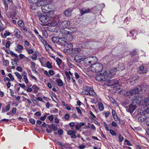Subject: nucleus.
<instances>
[{"instance_id":"33","label":"nucleus","mask_w":149,"mask_h":149,"mask_svg":"<svg viewBox=\"0 0 149 149\" xmlns=\"http://www.w3.org/2000/svg\"><path fill=\"white\" fill-rule=\"evenodd\" d=\"M3 61V65L4 66H7L9 64V61L8 60H5L4 58Z\"/></svg>"},{"instance_id":"8","label":"nucleus","mask_w":149,"mask_h":149,"mask_svg":"<svg viewBox=\"0 0 149 149\" xmlns=\"http://www.w3.org/2000/svg\"><path fill=\"white\" fill-rule=\"evenodd\" d=\"M39 19L40 21L42 23H47L49 20L52 21V22L51 23V25H52V23L53 22V18H50L47 15H41L39 16Z\"/></svg>"},{"instance_id":"21","label":"nucleus","mask_w":149,"mask_h":149,"mask_svg":"<svg viewBox=\"0 0 149 149\" xmlns=\"http://www.w3.org/2000/svg\"><path fill=\"white\" fill-rule=\"evenodd\" d=\"M90 10L89 8H83L80 11V12L81 15H83V14L86 13H88L90 12Z\"/></svg>"},{"instance_id":"24","label":"nucleus","mask_w":149,"mask_h":149,"mask_svg":"<svg viewBox=\"0 0 149 149\" xmlns=\"http://www.w3.org/2000/svg\"><path fill=\"white\" fill-rule=\"evenodd\" d=\"M81 51V49L79 48H73L72 49V51L73 54H77Z\"/></svg>"},{"instance_id":"6","label":"nucleus","mask_w":149,"mask_h":149,"mask_svg":"<svg viewBox=\"0 0 149 149\" xmlns=\"http://www.w3.org/2000/svg\"><path fill=\"white\" fill-rule=\"evenodd\" d=\"M102 68V65L100 63H94V64H92L89 68L90 70L94 72L100 71Z\"/></svg>"},{"instance_id":"55","label":"nucleus","mask_w":149,"mask_h":149,"mask_svg":"<svg viewBox=\"0 0 149 149\" xmlns=\"http://www.w3.org/2000/svg\"><path fill=\"white\" fill-rule=\"evenodd\" d=\"M104 125V126H105L106 128V129L108 131H109V130H110L109 129V128L108 127V126L107 125V124L106 123V122H104L103 123Z\"/></svg>"},{"instance_id":"49","label":"nucleus","mask_w":149,"mask_h":149,"mask_svg":"<svg viewBox=\"0 0 149 149\" xmlns=\"http://www.w3.org/2000/svg\"><path fill=\"white\" fill-rule=\"evenodd\" d=\"M64 118L66 120H69V119L70 117V116L69 114L68 113H66L64 116Z\"/></svg>"},{"instance_id":"41","label":"nucleus","mask_w":149,"mask_h":149,"mask_svg":"<svg viewBox=\"0 0 149 149\" xmlns=\"http://www.w3.org/2000/svg\"><path fill=\"white\" fill-rule=\"evenodd\" d=\"M23 78L26 84H27L29 82V80L28 79L27 76H24Z\"/></svg>"},{"instance_id":"58","label":"nucleus","mask_w":149,"mask_h":149,"mask_svg":"<svg viewBox=\"0 0 149 149\" xmlns=\"http://www.w3.org/2000/svg\"><path fill=\"white\" fill-rule=\"evenodd\" d=\"M19 85L21 87V88L24 89V90H25L26 86L25 84H24L19 83Z\"/></svg>"},{"instance_id":"15","label":"nucleus","mask_w":149,"mask_h":149,"mask_svg":"<svg viewBox=\"0 0 149 149\" xmlns=\"http://www.w3.org/2000/svg\"><path fill=\"white\" fill-rule=\"evenodd\" d=\"M124 69V66L123 63H120L116 68H114L115 70L118 71H122Z\"/></svg>"},{"instance_id":"54","label":"nucleus","mask_w":149,"mask_h":149,"mask_svg":"<svg viewBox=\"0 0 149 149\" xmlns=\"http://www.w3.org/2000/svg\"><path fill=\"white\" fill-rule=\"evenodd\" d=\"M65 74H66L67 78L69 80H70V77L68 72L67 71H65Z\"/></svg>"},{"instance_id":"48","label":"nucleus","mask_w":149,"mask_h":149,"mask_svg":"<svg viewBox=\"0 0 149 149\" xmlns=\"http://www.w3.org/2000/svg\"><path fill=\"white\" fill-rule=\"evenodd\" d=\"M29 45L30 44L27 41L25 40L24 41V46L25 47H25H28L29 46Z\"/></svg>"},{"instance_id":"12","label":"nucleus","mask_w":149,"mask_h":149,"mask_svg":"<svg viewBox=\"0 0 149 149\" xmlns=\"http://www.w3.org/2000/svg\"><path fill=\"white\" fill-rule=\"evenodd\" d=\"M83 61L85 66L87 67L89 66H90L92 65L91 63V61L89 60L88 57L87 58H84Z\"/></svg>"},{"instance_id":"18","label":"nucleus","mask_w":149,"mask_h":149,"mask_svg":"<svg viewBox=\"0 0 149 149\" xmlns=\"http://www.w3.org/2000/svg\"><path fill=\"white\" fill-rule=\"evenodd\" d=\"M72 10L70 8L66 10L64 12V14L67 17H69L71 15Z\"/></svg>"},{"instance_id":"61","label":"nucleus","mask_w":149,"mask_h":149,"mask_svg":"<svg viewBox=\"0 0 149 149\" xmlns=\"http://www.w3.org/2000/svg\"><path fill=\"white\" fill-rule=\"evenodd\" d=\"M3 80L5 82H6V81H8V82L10 81V79L8 77H7L4 78Z\"/></svg>"},{"instance_id":"51","label":"nucleus","mask_w":149,"mask_h":149,"mask_svg":"<svg viewBox=\"0 0 149 149\" xmlns=\"http://www.w3.org/2000/svg\"><path fill=\"white\" fill-rule=\"evenodd\" d=\"M10 33L9 32H8L7 31H5L4 34V35L5 37L9 36L10 35Z\"/></svg>"},{"instance_id":"25","label":"nucleus","mask_w":149,"mask_h":149,"mask_svg":"<svg viewBox=\"0 0 149 149\" xmlns=\"http://www.w3.org/2000/svg\"><path fill=\"white\" fill-rule=\"evenodd\" d=\"M32 88L33 90V93H37L39 89V88L35 84L33 86Z\"/></svg>"},{"instance_id":"9","label":"nucleus","mask_w":149,"mask_h":149,"mask_svg":"<svg viewBox=\"0 0 149 149\" xmlns=\"http://www.w3.org/2000/svg\"><path fill=\"white\" fill-rule=\"evenodd\" d=\"M140 113L141 114L139 117L138 120L140 122H143L146 119L148 113L146 112V111H142L141 113L140 112Z\"/></svg>"},{"instance_id":"3","label":"nucleus","mask_w":149,"mask_h":149,"mask_svg":"<svg viewBox=\"0 0 149 149\" xmlns=\"http://www.w3.org/2000/svg\"><path fill=\"white\" fill-rule=\"evenodd\" d=\"M116 70L111 69L109 71L107 72L105 71L102 74L99 73L97 76H96L95 79L96 80L102 82L105 81V79L111 78L112 76H114L116 74Z\"/></svg>"},{"instance_id":"14","label":"nucleus","mask_w":149,"mask_h":149,"mask_svg":"<svg viewBox=\"0 0 149 149\" xmlns=\"http://www.w3.org/2000/svg\"><path fill=\"white\" fill-rule=\"evenodd\" d=\"M74 59L77 63H79L83 61L84 58L81 56L77 55L75 56Z\"/></svg>"},{"instance_id":"29","label":"nucleus","mask_w":149,"mask_h":149,"mask_svg":"<svg viewBox=\"0 0 149 149\" xmlns=\"http://www.w3.org/2000/svg\"><path fill=\"white\" fill-rule=\"evenodd\" d=\"M98 107L100 111H103L104 109L103 104L102 103L99 102L98 104Z\"/></svg>"},{"instance_id":"40","label":"nucleus","mask_w":149,"mask_h":149,"mask_svg":"<svg viewBox=\"0 0 149 149\" xmlns=\"http://www.w3.org/2000/svg\"><path fill=\"white\" fill-rule=\"evenodd\" d=\"M8 76L9 77L10 79V81H13L14 80V77L13 76L12 74L10 73H9L8 74Z\"/></svg>"},{"instance_id":"2","label":"nucleus","mask_w":149,"mask_h":149,"mask_svg":"<svg viewBox=\"0 0 149 149\" xmlns=\"http://www.w3.org/2000/svg\"><path fill=\"white\" fill-rule=\"evenodd\" d=\"M53 20L54 22L52 23V26H58L61 28V32L65 34H67L69 33V31H67L65 29L70 25V23L69 21L64 20L62 22H59L58 16H55L54 17Z\"/></svg>"},{"instance_id":"10","label":"nucleus","mask_w":149,"mask_h":149,"mask_svg":"<svg viewBox=\"0 0 149 149\" xmlns=\"http://www.w3.org/2000/svg\"><path fill=\"white\" fill-rule=\"evenodd\" d=\"M40 6H41V9L42 12L45 13H49L50 11H51V10L49 8V6L47 3L45 4L44 3L42 4V5H41Z\"/></svg>"},{"instance_id":"63","label":"nucleus","mask_w":149,"mask_h":149,"mask_svg":"<svg viewBox=\"0 0 149 149\" xmlns=\"http://www.w3.org/2000/svg\"><path fill=\"white\" fill-rule=\"evenodd\" d=\"M58 133L59 135H61L63 134V130L61 129L59 130L58 131Z\"/></svg>"},{"instance_id":"43","label":"nucleus","mask_w":149,"mask_h":149,"mask_svg":"<svg viewBox=\"0 0 149 149\" xmlns=\"http://www.w3.org/2000/svg\"><path fill=\"white\" fill-rule=\"evenodd\" d=\"M109 131L110 133L113 136H116V133L115 132L112 130H110Z\"/></svg>"},{"instance_id":"53","label":"nucleus","mask_w":149,"mask_h":149,"mask_svg":"<svg viewBox=\"0 0 149 149\" xmlns=\"http://www.w3.org/2000/svg\"><path fill=\"white\" fill-rule=\"evenodd\" d=\"M16 70L19 72H22L23 70V69L21 67L18 66L16 68Z\"/></svg>"},{"instance_id":"37","label":"nucleus","mask_w":149,"mask_h":149,"mask_svg":"<svg viewBox=\"0 0 149 149\" xmlns=\"http://www.w3.org/2000/svg\"><path fill=\"white\" fill-rule=\"evenodd\" d=\"M51 127H52L53 130L56 131L57 130V126L54 125V124H51Z\"/></svg>"},{"instance_id":"32","label":"nucleus","mask_w":149,"mask_h":149,"mask_svg":"<svg viewBox=\"0 0 149 149\" xmlns=\"http://www.w3.org/2000/svg\"><path fill=\"white\" fill-rule=\"evenodd\" d=\"M25 49L29 54H33L34 52V51L32 49H29V48L27 47H25Z\"/></svg>"},{"instance_id":"62","label":"nucleus","mask_w":149,"mask_h":149,"mask_svg":"<svg viewBox=\"0 0 149 149\" xmlns=\"http://www.w3.org/2000/svg\"><path fill=\"white\" fill-rule=\"evenodd\" d=\"M48 72L49 74L51 76L53 75L54 74V71L52 70H49Z\"/></svg>"},{"instance_id":"44","label":"nucleus","mask_w":149,"mask_h":149,"mask_svg":"<svg viewBox=\"0 0 149 149\" xmlns=\"http://www.w3.org/2000/svg\"><path fill=\"white\" fill-rule=\"evenodd\" d=\"M48 114H47V113H45V115L41 117L40 118V120L42 121L46 119Z\"/></svg>"},{"instance_id":"4","label":"nucleus","mask_w":149,"mask_h":149,"mask_svg":"<svg viewBox=\"0 0 149 149\" xmlns=\"http://www.w3.org/2000/svg\"><path fill=\"white\" fill-rule=\"evenodd\" d=\"M138 98L136 104L141 106L143 105L147 107L146 110L148 113H149V97L145 98L143 100L142 99L141 96H138Z\"/></svg>"},{"instance_id":"38","label":"nucleus","mask_w":149,"mask_h":149,"mask_svg":"<svg viewBox=\"0 0 149 149\" xmlns=\"http://www.w3.org/2000/svg\"><path fill=\"white\" fill-rule=\"evenodd\" d=\"M12 62L11 63L13 65H16L17 64V62L16 59H14L12 60Z\"/></svg>"},{"instance_id":"23","label":"nucleus","mask_w":149,"mask_h":149,"mask_svg":"<svg viewBox=\"0 0 149 149\" xmlns=\"http://www.w3.org/2000/svg\"><path fill=\"white\" fill-rule=\"evenodd\" d=\"M39 53L37 51H35L34 53L32 54V56L31 57V58L33 60H36L37 59V55Z\"/></svg>"},{"instance_id":"20","label":"nucleus","mask_w":149,"mask_h":149,"mask_svg":"<svg viewBox=\"0 0 149 149\" xmlns=\"http://www.w3.org/2000/svg\"><path fill=\"white\" fill-rule=\"evenodd\" d=\"M23 49V47L20 44H17V48L16 50L19 53L22 52V50Z\"/></svg>"},{"instance_id":"5","label":"nucleus","mask_w":149,"mask_h":149,"mask_svg":"<svg viewBox=\"0 0 149 149\" xmlns=\"http://www.w3.org/2000/svg\"><path fill=\"white\" fill-rule=\"evenodd\" d=\"M83 89L81 92L82 95H89L95 97H96V95L92 87L86 86L84 87Z\"/></svg>"},{"instance_id":"52","label":"nucleus","mask_w":149,"mask_h":149,"mask_svg":"<svg viewBox=\"0 0 149 149\" xmlns=\"http://www.w3.org/2000/svg\"><path fill=\"white\" fill-rule=\"evenodd\" d=\"M138 59H139V58H138V56L137 55V56H136L134 57V59H133V60L132 61V62L133 63H135V62H137L138 60Z\"/></svg>"},{"instance_id":"31","label":"nucleus","mask_w":149,"mask_h":149,"mask_svg":"<svg viewBox=\"0 0 149 149\" xmlns=\"http://www.w3.org/2000/svg\"><path fill=\"white\" fill-rule=\"evenodd\" d=\"M56 82L57 83L58 85L59 86H62L63 85V82L61 79H56Z\"/></svg>"},{"instance_id":"50","label":"nucleus","mask_w":149,"mask_h":149,"mask_svg":"<svg viewBox=\"0 0 149 149\" xmlns=\"http://www.w3.org/2000/svg\"><path fill=\"white\" fill-rule=\"evenodd\" d=\"M21 30L22 32L24 33H26L27 31V29L25 27H23L21 28Z\"/></svg>"},{"instance_id":"1","label":"nucleus","mask_w":149,"mask_h":149,"mask_svg":"<svg viewBox=\"0 0 149 149\" xmlns=\"http://www.w3.org/2000/svg\"><path fill=\"white\" fill-rule=\"evenodd\" d=\"M143 87L142 85L137 86L132 89L127 91L126 93H124V95L129 98L133 102L135 101L136 104L137 101V99L138 98L139 96H137L136 95L142 91Z\"/></svg>"},{"instance_id":"56","label":"nucleus","mask_w":149,"mask_h":149,"mask_svg":"<svg viewBox=\"0 0 149 149\" xmlns=\"http://www.w3.org/2000/svg\"><path fill=\"white\" fill-rule=\"evenodd\" d=\"M118 139L119 141L121 142L123 140L124 138L121 135H119Z\"/></svg>"},{"instance_id":"60","label":"nucleus","mask_w":149,"mask_h":149,"mask_svg":"<svg viewBox=\"0 0 149 149\" xmlns=\"http://www.w3.org/2000/svg\"><path fill=\"white\" fill-rule=\"evenodd\" d=\"M76 130H79L81 128V127L79 124L76 125L75 126Z\"/></svg>"},{"instance_id":"64","label":"nucleus","mask_w":149,"mask_h":149,"mask_svg":"<svg viewBox=\"0 0 149 149\" xmlns=\"http://www.w3.org/2000/svg\"><path fill=\"white\" fill-rule=\"evenodd\" d=\"M86 147L85 145H82L79 146V149H83L84 148Z\"/></svg>"},{"instance_id":"11","label":"nucleus","mask_w":149,"mask_h":149,"mask_svg":"<svg viewBox=\"0 0 149 149\" xmlns=\"http://www.w3.org/2000/svg\"><path fill=\"white\" fill-rule=\"evenodd\" d=\"M136 105L134 104L133 102H132L130 104L128 107H127L126 110L128 112L132 113L136 109Z\"/></svg>"},{"instance_id":"39","label":"nucleus","mask_w":149,"mask_h":149,"mask_svg":"<svg viewBox=\"0 0 149 149\" xmlns=\"http://www.w3.org/2000/svg\"><path fill=\"white\" fill-rule=\"evenodd\" d=\"M59 40H60V42H59V43H61L62 44H64L66 42V41L63 38H59Z\"/></svg>"},{"instance_id":"28","label":"nucleus","mask_w":149,"mask_h":149,"mask_svg":"<svg viewBox=\"0 0 149 149\" xmlns=\"http://www.w3.org/2000/svg\"><path fill=\"white\" fill-rule=\"evenodd\" d=\"M52 40L54 43H59V42H60V40H59V39L55 37H52Z\"/></svg>"},{"instance_id":"45","label":"nucleus","mask_w":149,"mask_h":149,"mask_svg":"<svg viewBox=\"0 0 149 149\" xmlns=\"http://www.w3.org/2000/svg\"><path fill=\"white\" fill-rule=\"evenodd\" d=\"M10 54L14 56L16 58H17L18 56L17 54L14 53L13 52H12V51H10Z\"/></svg>"},{"instance_id":"30","label":"nucleus","mask_w":149,"mask_h":149,"mask_svg":"<svg viewBox=\"0 0 149 149\" xmlns=\"http://www.w3.org/2000/svg\"><path fill=\"white\" fill-rule=\"evenodd\" d=\"M15 74L18 79L20 80L22 79V77L19 73L17 72H15Z\"/></svg>"},{"instance_id":"47","label":"nucleus","mask_w":149,"mask_h":149,"mask_svg":"<svg viewBox=\"0 0 149 149\" xmlns=\"http://www.w3.org/2000/svg\"><path fill=\"white\" fill-rule=\"evenodd\" d=\"M29 121L33 124H34L35 123V120L32 118H30L29 119Z\"/></svg>"},{"instance_id":"26","label":"nucleus","mask_w":149,"mask_h":149,"mask_svg":"<svg viewBox=\"0 0 149 149\" xmlns=\"http://www.w3.org/2000/svg\"><path fill=\"white\" fill-rule=\"evenodd\" d=\"M37 1V6H40V5H42L45 2V0H36Z\"/></svg>"},{"instance_id":"19","label":"nucleus","mask_w":149,"mask_h":149,"mask_svg":"<svg viewBox=\"0 0 149 149\" xmlns=\"http://www.w3.org/2000/svg\"><path fill=\"white\" fill-rule=\"evenodd\" d=\"M14 35L17 38H19L20 36V31L17 29H15L14 31Z\"/></svg>"},{"instance_id":"35","label":"nucleus","mask_w":149,"mask_h":149,"mask_svg":"<svg viewBox=\"0 0 149 149\" xmlns=\"http://www.w3.org/2000/svg\"><path fill=\"white\" fill-rule=\"evenodd\" d=\"M67 37L68 38L67 39V40L68 41H71L73 38L72 36L70 34L67 35Z\"/></svg>"},{"instance_id":"22","label":"nucleus","mask_w":149,"mask_h":149,"mask_svg":"<svg viewBox=\"0 0 149 149\" xmlns=\"http://www.w3.org/2000/svg\"><path fill=\"white\" fill-rule=\"evenodd\" d=\"M10 108V105L8 104L7 105L5 108H3L2 109V113L6 112L8 111Z\"/></svg>"},{"instance_id":"42","label":"nucleus","mask_w":149,"mask_h":149,"mask_svg":"<svg viewBox=\"0 0 149 149\" xmlns=\"http://www.w3.org/2000/svg\"><path fill=\"white\" fill-rule=\"evenodd\" d=\"M56 61L57 62V63L58 64V65H59L62 63V61L61 59L59 58H58L56 59Z\"/></svg>"},{"instance_id":"36","label":"nucleus","mask_w":149,"mask_h":149,"mask_svg":"<svg viewBox=\"0 0 149 149\" xmlns=\"http://www.w3.org/2000/svg\"><path fill=\"white\" fill-rule=\"evenodd\" d=\"M46 67L49 69H51L52 68V66L49 61H48L46 63Z\"/></svg>"},{"instance_id":"46","label":"nucleus","mask_w":149,"mask_h":149,"mask_svg":"<svg viewBox=\"0 0 149 149\" xmlns=\"http://www.w3.org/2000/svg\"><path fill=\"white\" fill-rule=\"evenodd\" d=\"M11 44V42L10 41H8L6 43L5 47L6 48H8Z\"/></svg>"},{"instance_id":"13","label":"nucleus","mask_w":149,"mask_h":149,"mask_svg":"<svg viewBox=\"0 0 149 149\" xmlns=\"http://www.w3.org/2000/svg\"><path fill=\"white\" fill-rule=\"evenodd\" d=\"M139 72L140 74L146 73L147 71V70L144 68L143 65H141L138 68Z\"/></svg>"},{"instance_id":"59","label":"nucleus","mask_w":149,"mask_h":149,"mask_svg":"<svg viewBox=\"0 0 149 149\" xmlns=\"http://www.w3.org/2000/svg\"><path fill=\"white\" fill-rule=\"evenodd\" d=\"M125 141L126 142L128 145L130 146H132V144L131 143L130 141L126 139L125 140Z\"/></svg>"},{"instance_id":"17","label":"nucleus","mask_w":149,"mask_h":149,"mask_svg":"<svg viewBox=\"0 0 149 149\" xmlns=\"http://www.w3.org/2000/svg\"><path fill=\"white\" fill-rule=\"evenodd\" d=\"M76 133V132L74 131L70 130L68 131V134L71 136L72 138H75L76 136L75 134Z\"/></svg>"},{"instance_id":"27","label":"nucleus","mask_w":149,"mask_h":149,"mask_svg":"<svg viewBox=\"0 0 149 149\" xmlns=\"http://www.w3.org/2000/svg\"><path fill=\"white\" fill-rule=\"evenodd\" d=\"M38 36L40 41L44 44H46L47 42L45 38L42 37L40 35H38Z\"/></svg>"},{"instance_id":"16","label":"nucleus","mask_w":149,"mask_h":149,"mask_svg":"<svg viewBox=\"0 0 149 149\" xmlns=\"http://www.w3.org/2000/svg\"><path fill=\"white\" fill-rule=\"evenodd\" d=\"M89 60L91 61V63L92 64H94L95 63V62H96L98 61V58L97 57L95 56H89L88 57Z\"/></svg>"},{"instance_id":"34","label":"nucleus","mask_w":149,"mask_h":149,"mask_svg":"<svg viewBox=\"0 0 149 149\" xmlns=\"http://www.w3.org/2000/svg\"><path fill=\"white\" fill-rule=\"evenodd\" d=\"M18 25L21 27H23L24 26V22L22 20H19L18 21Z\"/></svg>"},{"instance_id":"7","label":"nucleus","mask_w":149,"mask_h":149,"mask_svg":"<svg viewBox=\"0 0 149 149\" xmlns=\"http://www.w3.org/2000/svg\"><path fill=\"white\" fill-rule=\"evenodd\" d=\"M109 79H106L105 81H106L104 83L105 85L108 86H113L112 88L115 87V86L118 84V81L116 79L111 80H109Z\"/></svg>"},{"instance_id":"57","label":"nucleus","mask_w":149,"mask_h":149,"mask_svg":"<svg viewBox=\"0 0 149 149\" xmlns=\"http://www.w3.org/2000/svg\"><path fill=\"white\" fill-rule=\"evenodd\" d=\"M111 125L112 126L115 127H117L118 126V125L114 121L112 122Z\"/></svg>"}]
</instances>
